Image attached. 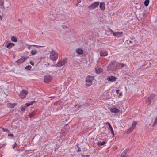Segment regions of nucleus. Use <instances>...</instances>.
I'll return each mask as SVG.
<instances>
[{
    "instance_id": "2",
    "label": "nucleus",
    "mask_w": 157,
    "mask_h": 157,
    "mask_svg": "<svg viewBox=\"0 0 157 157\" xmlns=\"http://www.w3.org/2000/svg\"><path fill=\"white\" fill-rule=\"evenodd\" d=\"M94 78L93 76H87L86 79V86H90Z\"/></svg>"
},
{
    "instance_id": "30",
    "label": "nucleus",
    "mask_w": 157,
    "mask_h": 157,
    "mask_svg": "<svg viewBox=\"0 0 157 157\" xmlns=\"http://www.w3.org/2000/svg\"><path fill=\"white\" fill-rule=\"evenodd\" d=\"M155 96V94H152L150 95L149 98H150L151 99H152L154 98Z\"/></svg>"
},
{
    "instance_id": "32",
    "label": "nucleus",
    "mask_w": 157,
    "mask_h": 157,
    "mask_svg": "<svg viewBox=\"0 0 157 157\" xmlns=\"http://www.w3.org/2000/svg\"><path fill=\"white\" fill-rule=\"evenodd\" d=\"M4 4V1L3 0H0V6H3Z\"/></svg>"
},
{
    "instance_id": "18",
    "label": "nucleus",
    "mask_w": 157,
    "mask_h": 157,
    "mask_svg": "<svg viewBox=\"0 0 157 157\" xmlns=\"http://www.w3.org/2000/svg\"><path fill=\"white\" fill-rule=\"evenodd\" d=\"M76 52L79 55H81L83 53V51L82 49L78 48L76 50Z\"/></svg>"
},
{
    "instance_id": "35",
    "label": "nucleus",
    "mask_w": 157,
    "mask_h": 157,
    "mask_svg": "<svg viewBox=\"0 0 157 157\" xmlns=\"http://www.w3.org/2000/svg\"><path fill=\"white\" fill-rule=\"evenodd\" d=\"M17 146V144L16 143H15L12 146V148L13 149H14Z\"/></svg>"
},
{
    "instance_id": "27",
    "label": "nucleus",
    "mask_w": 157,
    "mask_h": 157,
    "mask_svg": "<svg viewBox=\"0 0 157 157\" xmlns=\"http://www.w3.org/2000/svg\"><path fill=\"white\" fill-rule=\"evenodd\" d=\"M116 93L117 94H119V97H121L122 95V92H120V90H116Z\"/></svg>"
},
{
    "instance_id": "46",
    "label": "nucleus",
    "mask_w": 157,
    "mask_h": 157,
    "mask_svg": "<svg viewBox=\"0 0 157 157\" xmlns=\"http://www.w3.org/2000/svg\"><path fill=\"white\" fill-rule=\"evenodd\" d=\"M117 147H115V149H117Z\"/></svg>"
},
{
    "instance_id": "6",
    "label": "nucleus",
    "mask_w": 157,
    "mask_h": 157,
    "mask_svg": "<svg viewBox=\"0 0 157 157\" xmlns=\"http://www.w3.org/2000/svg\"><path fill=\"white\" fill-rule=\"evenodd\" d=\"M67 59H63L61 60L57 64L58 67H61L64 65L67 62Z\"/></svg>"
},
{
    "instance_id": "26",
    "label": "nucleus",
    "mask_w": 157,
    "mask_h": 157,
    "mask_svg": "<svg viewBox=\"0 0 157 157\" xmlns=\"http://www.w3.org/2000/svg\"><path fill=\"white\" fill-rule=\"evenodd\" d=\"M157 117H156L155 118V120L152 125V126L153 127H154L156 125H157Z\"/></svg>"
},
{
    "instance_id": "24",
    "label": "nucleus",
    "mask_w": 157,
    "mask_h": 157,
    "mask_svg": "<svg viewBox=\"0 0 157 157\" xmlns=\"http://www.w3.org/2000/svg\"><path fill=\"white\" fill-rule=\"evenodd\" d=\"M137 124V123L136 121H134L132 122V125L131 127L133 129H134L136 125Z\"/></svg>"
},
{
    "instance_id": "10",
    "label": "nucleus",
    "mask_w": 157,
    "mask_h": 157,
    "mask_svg": "<svg viewBox=\"0 0 157 157\" xmlns=\"http://www.w3.org/2000/svg\"><path fill=\"white\" fill-rule=\"evenodd\" d=\"M129 150L128 148H127L126 149L121 153V157H126V155L127 153H128V151Z\"/></svg>"
},
{
    "instance_id": "21",
    "label": "nucleus",
    "mask_w": 157,
    "mask_h": 157,
    "mask_svg": "<svg viewBox=\"0 0 157 157\" xmlns=\"http://www.w3.org/2000/svg\"><path fill=\"white\" fill-rule=\"evenodd\" d=\"M36 111H33L29 115V116L30 118H31L33 117L36 115Z\"/></svg>"
},
{
    "instance_id": "42",
    "label": "nucleus",
    "mask_w": 157,
    "mask_h": 157,
    "mask_svg": "<svg viewBox=\"0 0 157 157\" xmlns=\"http://www.w3.org/2000/svg\"><path fill=\"white\" fill-rule=\"evenodd\" d=\"M62 28H63V29H65L66 28H67V27L65 25H62Z\"/></svg>"
},
{
    "instance_id": "1",
    "label": "nucleus",
    "mask_w": 157,
    "mask_h": 157,
    "mask_svg": "<svg viewBox=\"0 0 157 157\" xmlns=\"http://www.w3.org/2000/svg\"><path fill=\"white\" fill-rule=\"evenodd\" d=\"M58 54L55 51L52 50L50 52V58L53 61H56L58 58Z\"/></svg>"
},
{
    "instance_id": "12",
    "label": "nucleus",
    "mask_w": 157,
    "mask_h": 157,
    "mask_svg": "<svg viewBox=\"0 0 157 157\" xmlns=\"http://www.w3.org/2000/svg\"><path fill=\"white\" fill-rule=\"evenodd\" d=\"M26 60V59L24 57H21L18 61H17L18 64H20L24 62Z\"/></svg>"
},
{
    "instance_id": "15",
    "label": "nucleus",
    "mask_w": 157,
    "mask_h": 157,
    "mask_svg": "<svg viewBox=\"0 0 157 157\" xmlns=\"http://www.w3.org/2000/svg\"><path fill=\"white\" fill-rule=\"evenodd\" d=\"M100 56H105L108 55V52L106 51H101L100 53Z\"/></svg>"
},
{
    "instance_id": "39",
    "label": "nucleus",
    "mask_w": 157,
    "mask_h": 157,
    "mask_svg": "<svg viewBox=\"0 0 157 157\" xmlns=\"http://www.w3.org/2000/svg\"><path fill=\"white\" fill-rule=\"evenodd\" d=\"M30 63L32 65H34V63L33 61H31L30 62Z\"/></svg>"
},
{
    "instance_id": "38",
    "label": "nucleus",
    "mask_w": 157,
    "mask_h": 157,
    "mask_svg": "<svg viewBox=\"0 0 157 157\" xmlns=\"http://www.w3.org/2000/svg\"><path fill=\"white\" fill-rule=\"evenodd\" d=\"M131 131L129 129L127 131H126V133L127 134H128L130 133L131 132Z\"/></svg>"
},
{
    "instance_id": "45",
    "label": "nucleus",
    "mask_w": 157,
    "mask_h": 157,
    "mask_svg": "<svg viewBox=\"0 0 157 157\" xmlns=\"http://www.w3.org/2000/svg\"><path fill=\"white\" fill-rule=\"evenodd\" d=\"M106 123V124H108L109 125V123H109V122H106V123Z\"/></svg>"
},
{
    "instance_id": "13",
    "label": "nucleus",
    "mask_w": 157,
    "mask_h": 157,
    "mask_svg": "<svg viewBox=\"0 0 157 157\" xmlns=\"http://www.w3.org/2000/svg\"><path fill=\"white\" fill-rule=\"evenodd\" d=\"M109 128H108L109 130H110L111 134L113 136L114 135V132L113 128L110 123L109 124Z\"/></svg>"
},
{
    "instance_id": "20",
    "label": "nucleus",
    "mask_w": 157,
    "mask_h": 157,
    "mask_svg": "<svg viewBox=\"0 0 157 157\" xmlns=\"http://www.w3.org/2000/svg\"><path fill=\"white\" fill-rule=\"evenodd\" d=\"M106 143V142L105 141H103L102 142H98L97 143V144L98 146L100 147L104 145Z\"/></svg>"
},
{
    "instance_id": "11",
    "label": "nucleus",
    "mask_w": 157,
    "mask_h": 157,
    "mask_svg": "<svg viewBox=\"0 0 157 157\" xmlns=\"http://www.w3.org/2000/svg\"><path fill=\"white\" fill-rule=\"evenodd\" d=\"M27 47L29 50H30L31 49V46L35 47L37 48H39L40 47H43V46H41L40 45H29L27 44Z\"/></svg>"
},
{
    "instance_id": "43",
    "label": "nucleus",
    "mask_w": 157,
    "mask_h": 157,
    "mask_svg": "<svg viewBox=\"0 0 157 157\" xmlns=\"http://www.w3.org/2000/svg\"><path fill=\"white\" fill-rule=\"evenodd\" d=\"M134 129H133V128H132V127H130L129 128V129L131 130V131H132Z\"/></svg>"
},
{
    "instance_id": "29",
    "label": "nucleus",
    "mask_w": 157,
    "mask_h": 157,
    "mask_svg": "<svg viewBox=\"0 0 157 157\" xmlns=\"http://www.w3.org/2000/svg\"><path fill=\"white\" fill-rule=\"evenodd\" d=\"M7 105L8 106H9L11 107H13L16 105V104H12L11 103H9Z\"/></svg>"
},
{
    "instance_id": "3",
    "label": "nucleus",
    "mask_w": 157,
    "mask_h": 157,
    "mask_svg": "<svg viewBox=\"0 0 157 157\" xmlns=\"http://www.w3.org/2000/svg\"><path fill=\"white\" fill-rule=\"evenodd\" d=\"M28 93V91L23 90L20 92L19 95L21 98L24 99L25 98Z\"/></svg>"
},
{
    "instance_id": "25",
    "label": "nucleus",
    "mask_w": 157,
    "mask_h": 157,
    "mask_svg": "<svg viewBox=\"0 0 157 157\" xmlns=\"http://www.w3.org/2000/svg\"><path fill=\"white\" fill-rule=\"evenodd\" d=\"M37 53V51L36 50H32L31 51V54L32 55H34Z\"/></svg>"
},
{
    "instance_id": "17",
    "label": "nucleus",
    "mask_w": 157,
    "mask_h": 157,
    "mask_svg": "<svg viewBox=\"0 0 157 157\" xmlns=\"http://www.w3.org/2000/svg\"><path fill=\"white\" fill-rule=\"evenodd\" d=\"M95 70L97 74H98L101 72L103 71L102 69H101L100 67H98L95 68Z\"/></svg>"
},
{
    "instance_id": "23",
    "label": "nucleus",
    "mask_w": 157,
    "mask_h": 157,
    "mask_svg": "<svg viewBox=\"0 0 157 157\" xmlns=\"http://www.w3.org/2000/svg\"><path fill=\"white\" fill-rule=\"evenodd\" d=\"M11 40L12 41L14 42H16L17 41V38L16 37L13 36L11 37Z\"/></svg>"
},
{
    "instance_id": "47",
    "label": "nucleus",
    "mask_w": 157,
    "mask_h": 157,
    "mask_svg": "<svg viewBox=\"0 0 157 157\" xmlns=\"http://www.w3.org/2000/svg\"><path fill=\"white\" fill-rule=\"evenodd\" d=\"M86 156L87 157H89V155H86Z\"/></svg>"
},
{
    "instance_id": "9",
    "label": "nucleus",
    "mask_w": 157,
    "mask_h": 157,
    "mask_svg": "<svg viewBox=\"0 0 157 157\" xmlns=\"http://www.w3.org/2000/svg\"><path fill=\"white\" fill-rule=\"evenodd\" d=\"M15 44L14 43H13L10 42L8 43H6V46L7 48L8 49H10L12 48L13 47L15 46Z\"/></svg>"
},
{
    "instance_id": "33",
    "label": "nucleus",
    "mask_w": 157,
    "mask_h": 157,
    "mask_svg": "<svg viewBox=\"0 0 157 157\" xmlns=\"http://www.w3.org/2000/svg\"><path fill=\"white\" fill-rule=\"evenodd\" d=\"M2 128V129L3 131L4 132H10V131L8 129H7V128Z\"/></svg>"
},
{
    "instance_id": "31",
    "label": "nucleus",
    "mask_w": 157,
    "mask_h": 157,
    "mask_svg": "<svg viewBox=\"0 0 157 157\" xmlns=\"http://www.w3.org/2000/svg\"><path fill=\"white\" fill-rule=\"evenodd\" d=\"M31 68H32V67L31 66L28 65L25 67V68L27 70H29L31 69Z\"/></svg>"
},
{
    "instance_id": "41",
    "label": "nucleus",
    "mask_w": 157,
    "mask_h": 157,
    "mask_svg": "<svg viewBox=\"0 0 157 157\" xmlns=\"http://www.w3.org/2000/svg\"><path fill=\"white\" fill-rule=\"evenodd\" d=\"M14 136V135L13 134H8V136H10L13 137Z\"/></svg>"
},
{
    "instance_id": "36",
    "label": "nucleus",
    "mask_w": 157,
    "mask_h": 157,
    "mask_svg": "<svg viewBox=\"0 0 157 157\" xmlns=\"http://www.w3.org/2000/svg\"><path fill=\"white\" fill-rule=\"evenodd\" d=\"M25 107H22L21 109V111H25Z\"/></svg>"
},
{
    "instance_id": "28",
    "label": "nucleus",
    "mask_w": 157,
    "mask_h": 157,
    "mask_svg": "<svg viewBox=\"0 0 157 157\" xmlns=\"http://www.w3.org/2000/svg\"><path fill=\"white\" fill-rule=\"evenodd\" d=\"M149 3V0H146L144 2V5L146 6H148Z\"/></svg>"
},
{
    "instance_id": "5",
    "label": "nucleus",
    "mask_w": 157,
    "mask_h": 157,
    "mask_svg": "<svg viewBox=\"0 0 157 157\" xmlns=\"http://www.w3.org/2000/svg\"><path fill=\"white\" fill-rule=\"evenodd\" d=\"M52 77L50 75H47L44 77V82L46 83H48L52 79Z\"/></svg>"
},
{
    "instance_id": "40",
    "label": "nucleus",
    "mask_w": 157,
    "mask_h": 157,
    "mask_svg": "<svg viewBox=\"0 0 157 157\" xmlns=\"http://www.w3.org/2000/svg\"><path fill=\"white\" fill-rule=\"evenodd\" d=\"M120 65H121V66L122 67L125 66V65L123 63H120Z\"/></svg>"
},
{
    "instance_id": "22",
    "label": "nucleus",
    "mask_w": 157,
    "mask_h": 157,
    "mask_svg": "<svg viewBox=\"0 0 157 157\" xmlns=\"http://www.w3.org/2000/svg\"><path fill=\"white\" fill-rule=\"evenodd\" d=\"M35 102V101H33L29 103H26L25 104V105H26V107H29L30 106L33 105L34 103Z\"/></svg>"
},
{
    "instance_id": "44",
    "label": "nucleus",
    "mask_w": 157,
    "mask_h": 157,
    "mask_svg": "<svg viewBox=\"0 0 157 157\" xmlns=\"http://www.w3.org/2000/svg\"><path fill=\"white\" fill-rule=\"evenodd\" d=\"M2 17L0 15V20H2Z\"/></svg>"
},
{
    "instance_id": "8",
    "label": "nucleus",
    "mask_w": 157,
    "mask_h": 157,
    "mask_svg": "<svg viewBox=\"0 0 157 157\" xmlns=\"http://www.w3.org/2000/svg\"><path fill=\"white\" fill-rule=\"evenodd\" d=\"M117 78L116 77L113 76H109L107 78V80L108 81H110L111 82H113L116 81Z\"/></svg>"
},
{
    "instance_id": "16",
    "label": "nucleus",
    "mask_w": 157,
    "mask_h": 157,
    "mask_svg": "<svg viewBox=\"0 0 157 157\" xmlns=\"http://www.w3.org/2000/svg\"><path fill=\"white\" fill-rule=\"evenodd\" d=\"M99 7L102 10H105V3L103 2L100 3V4Z\"/></svg>"
},
{
    "instance_id": "37",
    "label": "nucleus",
    "mask_w": 157,
    "mask_h": 157,
    "mask_svg": "<svg viewBox=\"0 0 157 157\" xmlns=\"http://www.w3.org/2000/svg\"><path fill=\"white\" fill-rule=\"evenodd\" d=\"M102 129L103 131V132H105L106 130V128L105 127H103L101 128Z\"/></svg>"
},
{
    "instance_id": "14",
    "label": "nucleus",
    "mask_w": 157,
    "mask_h": 157,
    "mask_svg": "<svg viewBox=\"0 0 157 157\" xmlns=\"http://www.w3.org/2000/svg\"><path fill=\"white\" fill-rule=\"evenodd\" d=\"M111 112L113 113H118L120 112V110L115 108H112L110 109Z\"/></svg>"
},
{
    "instance_id": "7",
    "label": "nucleus",
    "mask_w": 157,
    "mask_h": 157,
    "mask_svg": "<svg viewBox=\"0 0 157 157\" xmlns=\"http://www.w3.org/2000/svg\"><path fill=\"white\" fill-rule=\"evenodd\" d=\"M122 32H116L113 33V35L115 37L117 38L121 37L123 34Z\"/></svg>"
},
{
    "instance_id": "19",
    "label": "nucleus",
    "mask_w": 157,
    "mask_h": 157,
    "mask_svg": "<svg viewBox=\"0 0 157 157\" xmlns=\"http://www.w3.org/2000/svg\"><path fill=\"white\" fill-rule=\"evenodd\" d=\"M113 30L109 28L108 29V30L106 31V33L108 35H110L112 34H113Z\"/></svg>"
},
{
    "instance_id": "34",
    "label": "nucleus",
    "mask_w": 157,
    "mask_h": 157,
    "mask_svg": "<svg viewBox=\"0 0 157 157\" xmlns=\"http://www.w3.org/2000/svg\"><path fill=\"white\" fill-rule=\"evenodd\" d=\"M151 100L149 97L147 98V102L148 103V104H150Z\"/></svg>"
},
{
    "instance_id": "4",
    "label": "nucleus",
    "mask_w": 157,
    "mask_h": 157,
    "mask_svg": "<svg viewBox=\"0 0 157 157\" xmlns=\"http://www.w3.org/2000/svg\"><path fill=\"white\" fill-rule=\"evenodd\" d=\"M99 3L98 2H95L91 4L88 6V8L91 9H94L99 6Z\"/></svg>"
}]
</instances>
